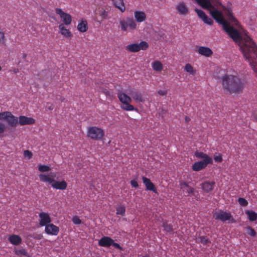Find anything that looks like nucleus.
Here are the masks:
<instances>
[{
	"instance_id": "nucleus-1",
	"label": "nucleus",
	"mask_w": 257,
	"mask_h": 257,
	"mask_svg": "<svg viewBox=\"0 0 257 257\" xmlns=\"http://www.w3.org/2000/svg\"><path fill=\"white\" fill-rule=\"evenodd\" d=\"M210 15L216 22L222 25L223 29L236 43H239L241 52L250 66L257 71L255 65L257 62V45L247 35L241 37L238 31L231 26L224 19L223 13L218 9L210 12Z\"/></svg>"
},
{
	"instance_id": "nucleus-2",
	"label": "nucleus",
	"mask_w": 257,
	"mask_h": 257,
	"mask_svg": "<svg viewBox=\"0 0 257 257\" xmlns=\"http://www.w3.org/2000/svg\"><path fill=\"white\" fill-rule=\"evenodd\" d=\"M196 3L203 9L209 12L217 10L220 6L224 11V15L228 20L235 25H237L238 22L233 16L231 8V4L228 3L226 7L223 6L220 0H195Z\"/></svg>"
},
{
	"instance_id": "nucleus-3",
	"label": "nucleus",
	"mask_w": 257,
	"mask_h": 257,
	"mask_svg": "<svg viewBox=\"0 0 257 257\" xmlns=\"http://www.w3.org/2000/svg\"><path fill=\"white\" fill-rule=\"evenodd\" d=\"M223 89L231 93L241 92L245 84L243 79L233 75H225L222 78Z\"/></svg>"
},
{
	"instance_id": "nucleus-4",
	"label": "nucleus",
	"mask_w": 257,
	"mask_h": 257,
	"mask_svg": "<svg viewBox=\"0 0 257 257\" xmlns=\"http://www.w3.org/2000/svg\"><path fill=\"white\" fill-rule=\"evenodd\" d=\"M117 95L119 100L122 104L121 106V108L122 109L126 111H133L137 109L130 103L132 102V98L126 94L120 91L117 93Z\"/></svg>"
},
{
	"instance_id": "nucleus-5",
	"label": "nucleus",
	"mask_w": 257,
	"mask_h": 257,
	"mask_svg": "<svg viewBox=\"0 0 257 257\" xmlns=\"http://www.w3.org/2000/svg\"><path fill=\"white\" fill-rule=\"evenodd\" d=\"M104 134V130L100 127L93 126L87 128V136L93 140L100 141L102 140Z\"/></svg>"
},
{
	"instance_id": "nucleus-6",
	"label": "nucleus",
	"mask_w": 257,
	"mask_h": 257,
	"mask_svg": "<svg viewBox=\"0 0 257 257\" xmlns=\"http://www.w3.org/2000/svg\"><path fill=\"white\" fill-rule=\"evenodd\" d=\"M0 120L6 121L11 127H16L18 124V117L13 115L11 112L6 111L0 112Z\"/></svg>"
},
{
	"instance_id": "nucleus-7",
	"label": "nucleus",
	"mask_w": 257,
	"mask_h": 257,
	"mask_svg": "<svg viewBox=\"0 0 257 257\" xmlns=\"http://www.w3.org/2000/svg\"><path fill=\"white\" fill-rule=\"evenodd\" d=\"M119 25L121 31L126 32L127 29L134 30L137 28V23L132 17H126L125 19H121L119 21Z\"/></svg>"
},
{
	"instance_id": "nucleus-8",
	"label": "nucleus",
	"mask_w": 257,
	"mask_h": 257,
	"mask_svg": "<svg viewBox=\"0 0 257 257\" xmlns=\"http://www.w3.org/2000/svg\"><path fill=\"white\" fill-rule=\"evenodd\" d=\"M214 217L216 220H219L222 222L230 221L231 223H235V221L230 212L222 211L221 210L215 212Z\"/></svg>"
},
{
	"instance_id": "nucleus-9",
	"label": "nucleus",
	"mask_w": 257,
	"mask_h": 257,
	"mask_svg": "<svg viewBox=\"0 0 257 257\" xmlns=\"http://www.w3.org/2000/svg\"><path fill=\"white\" fill-rule=\"evenodd\" d=\"M149 47L148 43L146 41H141L139 44L134 43L128 45L126 50L131 52H138L141 50H146Z\"/></svg>"
},
{
	"instance_id": "nucleus-10",
	"label": "nucleus",
	"mask_w": 257,
	"mask_h": 257,
	"mask_svg": "<svg viewBox=\"0 0 257 257\" xmlns=\"http://www.w3.org/2000/svg\"><path fill=\"white\" fill-rule=\"evenodd\" d=\"M55 12L57 15L60 16L64 25H69L71 24L72 22V17L70 14L65 13L60 8H56L55 9Z\"/></svg>"
},
{
	"instance_id": "nucleus-11",
	"label": "nucleus",
	"mask_w": 257,
	"mask_h": 257,
	"mask_svg": "<svg viewBox=\"0 0 257 257\" xmlns=\"http://www.w3.org/2000/svg\"><path fill=\"white\" fill-rule=\"evenodd\" d=\"M41 181L47 183L51 185L53 184L55 181V178L56 177V174L55 173H51L48 174H41L39 175Z\"/></svg>"
},
{
	"instance_id": "nucleus-12",
	"label": "nucleus",
	"mask_w": 257,
	"mask_h": 257,
	"mask_svg": "<svg viewBox=\"0 0 257 257\" xmlns=\"http://www.w3.org/2000/svg\"><path fill=\"white\" fill-rule=\"evenodd\" d=\"M129 94L131 95L132 98L137 102L144 103L145 101V99L143 97L142 94L139 92L137 89H131L129 91Z\"/></svg>"
},
{
	"instance_id": "nucleus-13",
	"label": "nucleus",
	"mask_w": 257,
	"mask_h": 257,
	"mask_svg": "<svg viewBox=\"0 0 257 257\" xmlns=\"http://www.w3.org/2000/svg\"><path fill=\"white\" fill-rule=\"evenodd\" d=\"M59 228L57 226L49 223L45 226V232L49 235H57L59 232Z\"/></svg>"
},
{
	"instance_id": "nucleus-14",
	"label": "nucleus",
	"mask_w": 257,
	"mask_h": 257,
	"mask_svg": "<svg viewBox=\"0 0 257 257\" xmlns=\"http://www.w3.org/2000/svg\"><path fill=\"white\" fill-rule=\"evenodd\" d=\"M195 11L197 13L199 18L202 19L204 23L209 25H212L213 24V22L211 18L208 17V16L203 11L198 9H195Z\"/></svg>"
},
{
	"instance_id": "nucleus-15",
	"label": "nucleus",
	"mask_w": 257,
	"mask_h": 257,
	"mask_svg": "<svg viewBox=\"0 0 257 257\" xmlns=\"http://www.w3.org/2000/svg\"><path fill=\"white\" fill-rule=\"evenodd\" d=\"M40 218L39 224L41 226H44L48 225L51 222V218L47 213L41 212L39 214Z\"/></svg>"
},
{
	"instance_id": "nucleus-16",
	"label": "nucleus",
	"mask_w": 257,
	"mask_h": 257,
	"mask_svg": "<svg viewBox=\"0 0 257 257\" xmlns=\"http://www.w3.org/2000/svg\"><path fill=\"white\" fill-rule=\"evenodd\" d=\"M215 185L214 181H205L201 184V188L204 192L208 193L214 189Z\"/></svg>"
},
{
	"instance_id": "nucleus-17",
	"label": "nucleus",
	"mask_w": 257,
	"mask_h": 257,
	"mask_svg": "<svg viewBox=\"0 0 257 257\" xmlns=\"http://www.w3.org/2000/svg\"><path fill=\"white\" fill-rule=\"evenodd\" d=\"M35 120L32 117H28L24 115H21L18 118V124L21 125L33 124L35 123Z\"/></svg>"
},
{
	"instance_id": "nucleus-18",
	"label": "nucleus",
	"mask_w": 257,
	"mask_h": 257,
	"mask_svg": "<svg viewBox=\"0 0 257 257\" xmlns=\"http://www.w3.org/2000/svg\"><path fill=\"white\" fill-rule=\"evenodd\" d=\"M207 160H201L195 163L192 166V169L194 171H199L205 168L210 163L207 162Z\"/></svg>"
},
{
	"instance_id": "nucleus-19",
	"label": "nucleus",
	"mask_w": 257,
	"mask_h": 257,
	"mask_svg": "<svg viewBox=\"0 0 257 257\" xmlns=\"http://www.w3.org/2000/svg\"><path fill=\"white\" fill-rule=\"evenodd\" d=\"M176 9L178 14L180 15H186L189 13V9L183 2L179 3L176 6Z\"/></svg>"
},
{
	"instance_id": "nucleus-20",
	"label": "nucleus",
	"mask_w": 257,
	"mask_h": 257,
	"mask_svg": "<svg viewBox=\"0 0 257 257\" xmlns=\"http://www.w3.org/2000/svg\"><path fill=\"white\" fill-rule=\"evenodd\" d=\"M142 180L144 184L145 185L146 189L149 191H152L155 193L157 192V189L155 185L151 181L150 179L147 177L143 176Z\"/></svg>"
},
{
	"instance_id": "nucleus-21",
	"label": "nucleus",
	"mask_w": 257,
	"mask_h": 257,
	"mask_svg": "<svg viewBox=\"0 0 257 257\" xmlns=\"http://www.w3.org/2000/svg\"><path fill=\"white\" fill-rule=\"evenodd\" d=\"M112 239L108 236H103L98 241V245L102 247H108L111 245Z\"/></svg>"
},
{
	"instance_id": "nucleus-22",
	"label": "nucleus",
	"mask_w": 257,
	"mask_h": 257,
	"mask_svg": "<svg viewBox=\"0 0 257 257\" xmlns=\"http://www.w3.org/2000/svg\"><path fill=\"white\" fill-rule=\"evenodd\" d=\"M199 54L205 57H210L213 54L212 51L208 47L200 46L198 49Z\"/></svg>"
},
{
	"instance_id": "nucleus-23",
	"label": "nucleus",
	"mask_w": 257,
	"mask_h": 257,
	"mask_svg": "<svg viewBox=\"0 0 257 257\" xmlns=\"http://www.w3.org/2000/svg\"><path fill=\"white\" fill-rule=\"evenodd\" d=\"M134 17L137 22L141 23L146 19V15L143 11H136L134 12Z\"/></svg>"
},
{
	"instance_id": "nucleus-24",
	"label": "nucleus",
	"mask_w": 257,
	"mask_h": 257,
	"mask_svg": "<svg viewBox=\"0 0 257 257\" xmlns=\"http://www.w3.org/2000/svg\"><path fill=\"white\" fill-rule=\"evenodd\" d=\"M88 24L86 20L82 19L79 21L77 25V29L79 32L81 33L86 32L88 30Z\"/></svg>"
},
{
	"instance_id": "nucleus-25",
	"label": "nucleus",
	"mask_w": 257,
	"mask_h": 257,
	"mask_svg": "<svg viewBox=\"0 0 257 257\" xmlns=\"http://www.w3.org/2000/svg\"><path fill=\"white\" fill-rule=\"evenodd\" d=\"M67 187V184L65 180L61 181H55L54 183L52 184V187L58 190H65Z\"/></svg>"
},
{
	"instance_id": "nucleus-26",
	"label": "nucleus",
	"mask_w": 257,
	"mask_h": 257,
	"mask_svg": "<svg viewBox=\"0 0 257 257\" xmlns=\"http://www.w3.org/2000/svg\"><path fill=\"white\" fill-rule=\"evenodd\" d=\"M180 188L183 189L184 191L186 192L188 194H193L194 191V189L188 184L185 182L181 181L180 183Z\"/></svg>"
},
{
	"instance_id": "nucleus-27",
	"label": "nucleus",
	"mask_w": 257,
	"mask_h": 257,
	"mask_svg": "<svg viewBox=\"0 0 257 257\" xmlns=\"http://www.w3.org/2000/svg\"><path fill=\"white\" fill-rule=\"evenodd\" d=\"M8 240L12 244L15 245H19L22 242L21 237L19 235L16 234L10 235Z\"/></svg>"
},
{
	"instance_id": "nucleus-28",
	"label": "nucleus",
	"mask_w": 257,
	"mask_h": 257,
	"mask_svg": "<svg viewBox=\"0 0 257 257\" xmlns=\"http://www.w3.org/2000/svg\"><path fill=\"white\" fill-rule=\"evenodd\" d=\"M58 27L61 34L64 37L69 38L72 37V35L71 32L65 27L63 24H60Z\"/></svg>"
},
{
	"instance_id": "nucleus-29",
	"label": "nucleus",
	"mask_w": 257,
	"mask_h": 257,
	"mask_svg": "<svg viewBox=\"0 0 257 257\" xmlns=\"http://www.w3.org/2000/svg\"><path fill=\"white\" fill-rule=\"evenodd\" d=\"M114 6L122 13L125 11V7L123 0H112Z\"/></svg>"
},
{
	"instance_id": "nucleus-30",
	"label": "nucleus",
	"mask_w": 257,
	"mask_h": 257,
	"mask_svg": "<svg viewBox=\"0 0 257 257\" xmlns=\"http://www.w3.org/2000/svg\"><path fill=\"white\" fill-rule=\"evenodd\" d=\"M195 156L200 159H203V160H207L208 163H212V159L211 157H209L206 154L201 152H196L195 153Z\"/></svg>"
},
{
	"instance_id": "nucleus-31",
	"label": "nucleus",
	"mask_w": 257,
	"mask_h": 257,
	"mask_svg": "<svg viewBox=\"0 0 257 257\" xmlns=\"http://www.w3.org/2000/svg\"><path fill=\"white\" fill-rule=\"evenodd\" d=\"M196 242L203 245H207L211 242L210 239L206 236H199L196 238Z\"/></svg>"
},
{
	"instance_id": "nucleus-32",
	"label": "nucleus",
	"mask_w": 257,
	"mask_h": 257,
	"mask_svg": "<svg viewBox=\"0 0 257 257\" xmlns=\"http://www.w3.org/2000/svg\"><path fill=\"white\" fill-rule=\"evenodd\" d=\"M245 214L247 215L248 219L250 221H254L257 219V213L252 210H246Z\"/></svg>"
},
{
	"instance_id": "nucleus-33",
	"label": "nucleus",
	"mask_w": 257,
	"mask_h": 257,
	"mask_svg": "<svg viewBox=\"0 0 257 257\" xmlns=\"http://www.w3.org/2000/svg\"><path fill=\"white\" fill-rule=\"evenodd\" d=\"M153 69L156 71H161L162 70L163 67L161 62L156 61L152 63Z\"/></svg>"
},
{
	"instance_id": "nucleus-34",
	"label": "nucleus",
	"mask_w": 257,
	"mask_h": 257,
	"mask_svg": "<svg viewBox=\"0 0 257 257\" xmlns=\"http://www.w3.org/2000/svg\"><path fill=\"white\" fill-rule=\"evenodd\" d=\"M116 211L117 215L124 216L125 213V207L124 205H118L116 207Z\"/></svg>"
},
{
	"instance_id": "nucleus-35",
	"label": "nucleus",
	"mask_w": 257,
	"mask_h": 257,
	"mask_svg": "<svg viewBox=\"0 0 257 257\" xmlns=\"http://www.w3.org/2000/svg\"><path fill=\"white\" fill-rule=\"evenodd\" d=\"M184 68L185 71H186L187 72H188L189 74L191 75H194L196 73V71L194 69L193 67L190 64H186Z\"/></svg>"
},
{
	"instance_id": "nucleus-36",
	"label": "nucleus",
	"mask_w": 257,
	"mask_h": 257,
	"mask_svg": "<svg viewBox=\"0 0 257 257\" xmlns=\"http://www.w3.org/2000/svg\"><path fill=\"white\" fill-rule=\"evenodd\" d=\"M162 226L164 227V230L168 232H171L173 231L172 225L167 222H163Z\"/></svg>"
},
{
	"instance_id": "nucleus-37",
	"label": "nucleus",
	"mask_w": 257,
	"mask_h": 257,
	"mask_svg": "<svg viewBox=\"0 0 257 257\" xmlns=\"http://www.w3.org/2000/svg\"><path fill=\"white\" fill-rule=\"evenodd\" d=\"M99 15L102 19H106L108 17V12L103 9H101L99 11Z\"/></svg>"
},
{
	"instance_id": "nucleus-38",
	"label": "nucleus",
	"mask_w": 257,
	"mask_h": 257,
	"mask_svg": "<svg viewBox=\"0 0 257 257\" xmlns=\"http://www.w3.org/2000/svg\"><path fill=\"white\" fill-rule=\"evenodd\" d=\"M247 230L246 233L251 236H255L256 234L254 229L250 226H247L246 228Z\"/></svg>"
},
{
	"instance_id": "nucleus-39",
	"label": "nucleus",
	"mask_w": 257,
	"mask_h": 257,
	"mask_svg": "<svg viewBox=\"0 0 257 257\" xmlns=\"http://www.w3.org/2000/svg\"><path fill=\"white\" fill-rule=\"evenodd\" d=\"M38 169L40 172H44L49 171L51 170V168L48 166L41 165L39 166Z\"/></svg>"
},
{
	"instance_id": "nucleus-40",
	"label": "nucleus",
	"mask_w": 257,
	"mask_h": 257,
	"mask_svg": "<svg viewBox=\"0 0 257 257\" xmlns=\"http://www.w3.org/2000/svg\"><path fill=\"white\" fill-rule=\"evenodd\" d=\"M15 253L18 255H25L28 254L27 251L24 248L20 249L15 251Z\"/></svg>"
},
{
	"instance_id": "nucleus-41",
	"label": "nucleus",
	"mask_w": 257,
	"mask_h": 257,
	"mask_svg": "<svg viewBox=\"0 0 257 257\" xmlns=\"http://www.w3.org/2000/svg\"><path fill=\"white\" fill-rule=\"evenodd\" d=\"M238 203L242 206L245 207L248 205V201L244 198L239 197L238 199Z\"/></svg>"
},
{
	"instance_id": "nucleus-42",
	"label": "nucleus",
	"mask_w": 257,
	"mask_h": 257,
	"mask_svg": "<svg viewBox=\"0 0 257 257\" xmlns=\"http://www.w3.org/2000/svg\"><path fill=\"white\" fill-rule=\"evenodd\" d=\"M8 126L3 122L0 121V135L5 133Z\"/></svg>"
},
{
	"instance_id": "nucleus-43",
	"label": "nucleus",
	"mask_w": 257,
	"mask_h": 257,
	"mask_svg": "<svg viewBox=\"0 0 257 257\" xmlns=\"http://www.w3.org/2000/svg\"><path fill=\"white\" fill-rule=\"evenodd\" d=\"M31 237H33L35 239L40 240L43 238V235L41 233H34L31 235Z\"/></svg>"
},
{
	"instance_id": "nucleus-44",
	"label": "nucleus",
	"mask_w": 257,
	"mask_h": 257,
	"mask_svg": "<svg viewBox=\"0 0 257 257\" xmlns=\"http://www.w3.org/2000/svg\"><path fill=\"white\" fill-rule=\"evenodd\" d=\"M72 221L75 224H80L82 222L81 220L77 216L73 217Z\"/></svg>"
},
{
	"instance_id": "nucleus-45",
	"label": "nucleus",
	"mask_w": 257,
	"mask_h": 257,
	"mask_svg": "<svg viewBox=\"0 0 257 257\" xmlns=\"http://www.w3.org/2000/svg\"><path fill=\"white\" fill-rule=\"evenodd\" d=\"M24 155L25 157L30 159V158H32L33 154L31 151L29 150H26L24 152Z\"/></svg>"
},
{
	"instance_id": "nucleus-46",
	"label": "nucleus",
	"mask_w": 257,
	"mask_h": 257,
	"mask_svg": "<svg viewBox=\"0 0 257 257\" xmlns=\"http://www.w3.org/2000/svg\"><path fill=\"white\" fill-rule=\"evenodd\" d=\"M111 245L120 250H123V248L118 243L115 242L113 239H112Z\"/></svg>"
},
{
	"instance_id": "nucleus-47",
	"label": "nucleus",
	"mask_w": 257,
	"mask_h": 257,
	"mask_svg": "<svg viewBox=\"0 0 257 257\" xmlns=\"http://www.w3.org/2000/svg\"><path fill=\"white\" fill-rule=\"evenodd\" d=\"M214 160L216 162H221L222 161V158L221 155L219 154L217 156H214Z\"/></svg>"
},
{
	"instance_id": "nucleus-48",
	"label": "nucleus",
	"mask_w": 257,
	"mask_h": 257,
	"mask_svg": "<svg viewBox=\"0 0 257 257\" xmlns=\"http://www.w3.org/2000/svg\"><path fill=\"white\" fill-rule=\"evenodd\" d=\"M131 184L133 187L135 188H137L139 186L137 181L135 180H131Z\"/></svg>"
},
{
	"instance_id": "nucleus-49",
	"label": "nucleus",
	"mask_w": 257,
	"mask_h": 257,
	"mask_svg": "<svg viewBox=\"0 0 257 257\" xmlns=\"http://www.w3.org/2000/svg\"><path fill=\"white\" fill-rule=\"evenodd\" d=\"M158 93L159 95L161 96H164L167 94V91L165 90H160L158 91Z\"/></svg>"
},
{
	"instance_id": "nucleus-50",
	"label": "nucleus",
	"mask_w": 257,
	"mask_h": 257,
	"mask_svg": "<svg viewBox=\"0 0 257 257\" xmlns=\"http://www.w3.org/2000/svg\"><path fill=\"white\" fill-rule=\"evenodd\" d=\"M191 119L189 117L186 116L185 117V121L186 123H188L190 121Z\"/></svg>"
},
{
	"instance_id": "nucleus-51",
	"label": "nucleus",
	"mask_w": 257,
	"mask_h": 257,
	"mask_svg": "<svg viewBox=\"0 0 257 257\" xmlns=\"http://www.w3.org/2000/svg\"><path fill=\"white\" fill-rule=\"evenodd\" d=\"M46 108H47L48 109L51 110H52L53 109V106L51 104L49 106H47Z\"/></svg>"
},
{
	"instance_id": "nucleus-52",
	"label": "nucleus",
	"mask_w": 257,
	"mask_h": 257,
	"mask_svg": "<svg viewBox=\"0 0 257 257\" xmlns=\"http://www.w3.org/2000/svg\"><path fill=\"white\" fill-rule=\"evenodd\" d=\"M18 72H19V70H18V69H15L14 70V72L15 73H18Z\"/></svg>"
},
{
	"instance_id": "nucleus-53",
	"label": "nucleus",
	"mask_w": 257,
	"mask_h": 257,
	"mask_svg": "<svg viewBox=\"0 0 257 257\" xmlns=\"http://www.w3.org/2000/svg\"><path fill=\"white\" fill-rule=\"evenodd\" d=\"M27 57V55L26 54H23V57L24 59H25Z\"/></svg>"
},
{
	"instance_id": "nucleus-54",
	"label": "nucleus",
	"mask_w": 257,
	"mask_h": 257,
	"mask_svg": "<svg viewBox=\"0 0 257 257\" xmlns=\"http://www.w3.org/2000/svg\"><path fill=\"white\" fill-rule=\"evenodd\" d=\"M254 118H255V119L257 120V115H256L255 114L253 115Z\"/></svg>"
},
{
	"instance_id": "nucleus-55",
	"label": "nucleus",
	"mask_w": 257,
	"mask_h": 257,
	"mask_svg": "<svg viewBox=\"0 0 257 257\" xmlns=\"http://www.w3.org/2000/svg\"><path fill=\"white\" fill-rule=\"evenodd\" d=\"M143 257H150V256H149L148 255H144V256H143Z\"/></svg>"
},
{
	"instance_id": "nucleus-56",
	"label": "nucleus",
	"mask_w": 257,
	"mask_h": 257,
	"mask_svg": "<svg viewBox=\"0 0 257 257\" xmlns=\"http://www.w3.org/2000/svg\"><path fill=\"white\" fill-rule=\"evenodd\" d=\"M162 112H163L164 114L165 113V111H164V110L162 111Z\"/></svg>"
},
{
	"instance_id": "nucleus-57",
	"label": "nucleus",
	"mask_w": 257,
	"mask_h": 257,
	"mask_svg": "<svg viewBox=\"0 0 257 257\" xmlns=\"http://www.w3.org/2000/svg\"><path fill=\"white\" fill-rule=\"evenodd\" d=\"M2 70V67L1 66H0V71Z\"/></svg>"
}]
</instances>
